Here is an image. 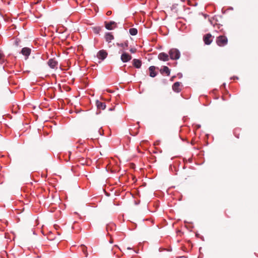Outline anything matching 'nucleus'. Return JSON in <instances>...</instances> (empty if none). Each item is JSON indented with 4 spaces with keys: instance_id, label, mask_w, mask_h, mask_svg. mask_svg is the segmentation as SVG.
<instances>
[{
    "instance_id": "nucleus-1",
    "label": "nucleus",
    "mask_w": 258,
    "mask_h": 258,
    "mask_svg": "<svg viewBox=\"0 0 258 258\" xmlns=\"http://www.w3.org/2000/svg\"><path fill=\"white\" fill-rule=\"evenodd\" d=\"M169 57L171 59L177 60L180 58V52L177 48H171L168 52Z\"/></svg>"
},
{
    "instance_id": "nucleus-2",
    "label": "nucleus",
    "mask_w": 258,
    "mask_h": 258,
    "mask_svg": "<svg viewBox=\"0 0 258 258\" xmlns=\"http://www.w3.org/2000/svg\"><path fill=\"white\" fill-rule=\"evenodd\" d=\"M228 39L225 36H219L217 38L216 43L219 46H224L227 44Z\"/></svg>"
},
{
    "instance_id": "nucleus-3",
    "label": "nucleus",
    "mask_w": 258,
    "mask_h": 258,
    "mask_svg": "<svg viewBox=\"0 0 258 258\" xmlns=\"http://www.w3.org/2000/svg\"><path fill=\"white\" fill-rule=\"evenodd\" d=\"M105 28L108 30H113L117 27V23L113 21L104 22Z\"/></svg>"
},
{
    "instance_id": "nucleus-4",
    "label": "nucleus",
    "mask_w": 258,
    "mask_h": 258,
    "mask_svg": "<svg viewBox=\"0 0 258 258\" xmlns=\"http://www.w3.org/2000/svg\"><path fill=\"white\" fill-rule=\"evenodd\" d=\"M120 59L123 62H127L132 59V56L127 53L123 52L121 55Z\"/></svg>"
},
{
    "instance_id": "nucleus-5",
    "label": "nucleus",
    "mask_w": 258,
    "mask_h": 258,
    "mask_svg": "<svg viewBox=\"0 0 258 258\" xmlns=\"http://www.w3.org/2000/svg\"><path fill=\"white\" fill-rule=\"evenodd\" d=\"M47 64L51 69H55L57 68L58 62L54 58H50L47 61Z\"/></svg>"
},
{
    "instance_id": "nucleus-6",
    "label": "nucleus",
    "mask_w": 258,
    "mask_h": 258,
    "mask_svg": "<svg viewBox=\"0 0 258 258\" xmlns=\"http://www.w3.org/2000/svg\"><path fill=\"white\" fill-rule=\"evenodd\" d=\"M107 52L103 49L99 50L97 54V57L102 60H104L107 57Z\"/></svg>"
},
{
    "instance_id": "nucleus-7",
    "label": "nucleus",
    "mask_w": 258,
    "mask_h": 258,
    "mask_svg": "<svg viewBox=\"0 0 258 258\" xmlns=\"http://www.w3.org/2000/svg\"><path fill=\"white\" fill-rule=\"evenodd\" d=\"M211 37H212V35L210 33L206 34L204 36L203 40H204V43H205V44L210 45L211 43V42L212 41V40L211 39Z\"/></svg>"
},
{
    "instance_id": "nucleus-8",
    "label": "nucleus",
    "mask_w": 258,
    "mask_h": 258,
    "mask_svg": "<svg viewBox=\"0 0 258 258\" xmlns=\"http://www.w3.org/2000/svg\"><path fill=\"white\" fill-rule=\"evenodd\" d=\"M156 69H158V68L157 67H156L153 66H150L149 68V73H150L149 76L151 77L154 78L157 76V73L155 72V70Z\"/></svg>"
},
{
    "instance_id": "nucleus-9",
    "label": "nucleus",
    "mask_w": 258,
    "mask_h": 258,
    "mask_svg": "<svg viewBox=\"0 0 258 258\" xmlns=\"http://www.w3.org/2000/svg\"><path fill=\"white\" fill-rule=\"evenodd\" d=\"M31 49L28 47H24L21 51V53L26 56V59L28 57L31 53Z\"/></svg>"
},
{
    "instance_id": "nucleus-10",
    "label": "nucleus",
    "mask_w": 258,
    "mask_h": 258,
    "mask_svg": "<svg viewBox=\"0 0 258 258\" xmlns=\"http://www.w3.org/2000/svg\"><path fill=\"white\" fill-rule=\"evenodd\" d=\"M169 55L165 52H161L159 54L158 57L160 60L164 61L169 60Z\"/></svg>"
},
{
    "instance_id": "nucleus-11",
    "label": "nucleus",
    "mask_w": 258,
    "mask_h": 258,
    "mask_svg": "<svg viewBox=\"0 0 258 258\" xmlns=\"http://www.w3.org/2000/svg\"><path fill=\"white\" fill-rule=\"evenodd\" d=\"M96 105L98 109L104 110L106 108L105 103L101 102L98 100L96 101Z\"/></svg>"
},
{
    "instance_id": "nucleus-12",
    "label": "nucleus",
    "mask_w": 258,
    "mask_h": 258,
    "mask_svg": "<svg viewBox=\"0 0 258 258\" xmlns=\"http://www.w3.org/2000/svg\"><path fill=\"white\" fill-rule=\"evenodd\" d=\"M133 64L137 69H139L142 66V61L139 59H134L133 60Z\"/></svg>"
},
{
    "instance_id": "nucleus-13",
    "label": "nucleus",
    "mask_w": 258,
    "mask_h": 258,
    "mask_svg": "<svg viewBox=\"0 0 258 258\" xmlns=\"http://www.w3.org/2000/svg\"><path fill=\"white\" fill-rule=\"evenodd\" d=\"M180 83L179 82H175L172 85V89L173 90L176 92L179 93L180 92V89L179 88Z\"/></svg>"
},
{
    "instance_id": "nucleus-14",
    "label": "nucleus",
    "mask_w": 258,
    "mask_h": 258,
    "mask_svg": "<svg viewBox=\"0 0 258 258\" xmlns=\"http://www.w3.org/2000/svg\"><path fill=\"white\" fill-rule=\"evenodd\" d=\"M105 38L107 42L110 43L111 40L114 39V36L110 32H106L105 35Z\"/></svg>"
},
{
    "instance_id": "nucleus-15",
    "label": "nucleus",
    "mask_w": 258,
    "mask_h": 258,
    "mask_svg": "<svg viewBox=\"0 0 258 258\" xmlns=\"http://www.w3.org/2000/svg\"><path fill=\"white\" fill-rule=\"evenodd\" d=\"M160 72L162 74L165 73L167 76H169L170 74V70L167 66H163V67L160 69Z\"/></svg>"
},
{
    "instance_id": "nucleus-16",
    "label": "nucleus",
    "mask_w": 258,
    "mask_h": 258,
    "mask_svg": "<svg viewBox=\"0 0 258 258\" xmlns=\"http://www.w3.org/2000/svg\"><path fill=\"white\" fill-rule=\"evenodd\" d=\"M103 27L100 26L92 27L93 32L96 34H99L100 32L101 31Z\"/></svg>"
},
{
    "instance_id": "nucleus-17",
    "label": "nucleus",
    "mask_w": 258,
    "mask_h": 258,
    "mask_svg": "<svg viewBox=\"0 0 258 258\" xmlns=\"http://www.w3.org/2000/svg\"><path fill=\"white\" fill-rule=\"evenodd\" d=\"M116 45H117V46H118L119 47H121L123 48H125L127 47L128 46V41H126L124 43H117Z\"/></svg>"
},
{
    "instance_id": "nucleus-18",
    "label": "nucleus",
    "mask_w": 258,
    "mask_h": 258,
    "mask_svg": "<svg viewBox=\"0 0 258 258\" xmlns=\"http://www.w3.org/2000/svg\"><path fill=\"white\" fill-rule=\"evenodd\" d=\"M129 33L132 36L136 35L138 33V30L135 28H132L129 29Z\"/></svg>"
},
{
    "instance_id": "nucleus-19",
    "label": "nucleus",
    "mask_w": 258,
    "mask_h": 258,
    "mask_svg": "<svg viewBox=\"0 0 258 258\" xmlns=\"http://www.w3.org/2000/svg\"><path fill=\"white\" fill-rule=\"evenodd\" d=\"M136 48H131L130 49V51L132 53H135L136 51Z\"/></svg>"
},
{
    "instance_id": "nucleus-20",
    "label": "nucleus",
    "mask_w": 258,
    "mask_h": 258,
    "mask_svg": "<svg viewBox=\"0 0 258 258\" xmlns=\"http://www.w3.org/2000/svg\"><path fill=\"white\" fill-rule=\"evenodd\" d=\"M85 247L84 246H83V251L84 253L86 254V256H87L88 253H87L86 250H85Z\"/></svg>"
},
{
    "instance_id": "nucleus-21",
    "label": "nucleus",
    "mask_w": 258,
    "mask_h": 258,
    "mask_svg": "<svg viewBox=\"0 0 258 258\" xmlns=\"http://www.w3.org/2000/svg\"><path fill=\"white\" fill-rule=\"evenodd\" d=\"M221 26H222V25H220V24H218V28L219 29H220V31L222 32V31H223V29H221V28H220Z\"/></svg>"
},
{
    "instance_id": "nucleus-22",
    "label": "nucleus",
    "mask_w": 258,
    "mask_h": 258,
    "mask_svg": "<svg viewBox=\"0 0 258 258\" xmlns=\"http://www.w3.org/2000/svg\"><path fill=\"white\" fill-rule=\"evenodd\" d=\"M177 76L179 78H181L182 77V75L181 73H179L177 74Z\"/></svg>"
},
{
    "instance_id": "nucleus-23",
    "label": "nucleus",
    "mask_w": 258,
    "mask_h": 258,
    "mask_svg": "<svg viewBox=\"0 0 258 258\" xmlns=\"http://www.w3.org/2000/svg\"><path fill=\"white\" fill-rule=\"evenodd\" d=\"M221 87H224V88H225L226 87V83H224L221 86Z\"/></svg>"
},
{
    "instance_id": "nucleus-24",
    "label": "nucleus",
    "mask_w": 258,
    "mask_h": 258,
    "mask_svg": "<svg viewBox=\"0 0 258 258\" xmlns=\"http://www.w3.org/2000/svg\"><path fill=\"white\" fill-rule=\"evenodd\" d=\"M201 126L200 124H196L197 129L200 128L201 127Z\"/></svg>"
},
{
    "instance_id": "nucleus-25",
    "label": "nucleus",
    "mask_w": 258,
    "mask_h": 258,
    "mask_svg": "<svg viewBox=\"0 0 258 258\" xmlns=\"http://www.w3.org/2000/svg\"><path fill=\"white\" fill-rule=\"evenodd\" d=\"M200 238L201 239V240L202 241H204L205 240L204 237L203 236H201Z\"/></svg>"
},
{
    "instance_id": "nucleus-26",
    "label": "nucleus",
    "mask_w": 258,
    "mask_h": 258,
    "mask_svg": "<svg viewBox=\"0 0 258 258\" xmlns=\"http://www.w3.org/2000/svg\"><path fill=\"white\" fill-rule=\"evenodd\" d=\"M111 11H108L107 12V15H111Z\"/></svg>"
},
{
    "instance_id": "nucleus-27",
    "label": "nucleus",
    "mask_w": 258,
    "mask_h": 258,
    "mask_svg": "<svg viewBox=\"0 0 258 258\" xmlns=\"http://www.w3.org/2000/svg\"><path fill=\"white\" fill-rule=\"evenodd\" d=\"M231 79H238V78L236 76H234L233 78H230Z\"/></svg>"
},
{
    "instance_id": "nucleus-28",
    "label": "nucleus",
    "mask_w": 258,
    "mask_h": 258,
    "mask_svg": "<svg viewBox=\"0 0 258 258\" xmlns=\"http://www.w3.org/2000/svg\"><path fill=\"white\" fill-rule=\"evenodd\" d=\"M196 235V236H197V237H199V238H200V236H201V235H200V234H199V233H197Z\"/></svg>"
},
{
    "instance_id": "nucleus-29",
    "label": "nucleus",
    "mask_w": 258,
    "mask_h": 258,
    "mask_svg": "<svg viewBox=\"0 0 258 258\" xmlns=\"http://www.w3.org/2000/svg\"><path fill=\"white\" fill-rule=\"evenodd\" d=\"M98 133H99V135L100 136H102L103 135L102 133L100 130L98 131Z\"/></svg>"
},
{
    "instance_id": "nucleus-30",
    "label": "nucleus",
    "mask_w": 258,
    "mask_h": 258,
    "mask_svg": "<svg viewBox=\"0 0 258 258\" xmlns=\"http://www.w3.org/2000/svg\"><path fill=\"white\" fill-rule=\"evenodd\" d=\"M78 142L81 144H83V142L82 140H79Z\"/></svg>"
},
{
    "instance_id": "nucleus-31",
    "label": "nucleus",
    "mask_w": 258,
    "mask_h": 258,
    "mask_svg": "<svg viewBox=\"0 0 258 258\" xmlns=\"http://www.w3.org/2000/svg\"><path fill=\"white\" fill-rule=\"evenodd\" d=\"M175 77V76L172 77L171 78V80L172 81H173V79H174V78Z\"/></svg>"
},
{
    "instance_id": "nucleus-32",
    "label": "nucleus",
    "mask_w": 258,
    "mask_h": 258,
    "mask_svg": "<svg viewBox=\"0 0 258 258\" xmlns=\"http://www.w3.org/2000/svg\"><path fill=\"white\" fill-rule=\"evenodd\" d=\"M204 16H205V18H206L207 17H208V16L207 15H204Z\"/></svg>"
},
{
    "instance_id": "nucleus-33",
    "label": "nucleus",
    "mask_w": 258,
    "mask_h": 258,
    "mask_svg": "<svg viewBox=\"0 0 258 258\" xmlns=\"http://www.w3.org/2000/svg\"><path fill=\"white\" fill-rule=\"evenodd\" d=\"M127 249H131V247H128L127 248Z\"/></svg>"
},
{
    "instance_id": "nucleus-34",
    "label": "nucleus",
    "mask_w": 258,
    "mask_h": 258,
    "mask_svg": "<svg viewBox=\"0 0 258 258\" xmlns=\"http://www.w3.org/2000/svg\"><path fill=\"white\" fill-rule=\"evenodd\" d=\"M230 10H233V8L231 7V8H230Z\"/></svg>"
},
{
    "instance_id": "nucleus-35",
    "label": "nucleus",
    "mask_w": 258,
    "mask_h": 258,
    "mask_svg": "<svg viewBox=\"0 0 258 258\" xmlns=\"http://www.w3.org/2000/svg\"><path fill=\"white\" fill-rule=\"evenodd\" d=\"M108 226H107V227H106L107 230H108Z\"/></svg>"
},
{
    "instance_id": "nucleus-36",
    "label": "nucleus",
    "mask_w": 258,
    "mask_h": 258,
    "mask_svg": "<svg viewBox=\"0 0 258 258\" xmlns=\"http://www.w3.org/2000/svg\"><path fill=\"white\" fill-rule=\"evenodd\" d=\"M33 234H36V233H35V231H33Z\"/></svg>"
},
{
    "instance_id": "nucleus-37",
    "label": "nucleus",
    "mask_w": 258,
    "mask_h": 258,
    "mask_svg": "<svg viewBox=\"0 0 258 258\" xmlns=\"http://www.w3.org/2000/svg\"><path fill=\"white\" fill-rule=\"evenodd\" d=\"M135 252L136 253H138V251H135Z\"/></svg>"
},
{
    "instance_id": "nucleus-38",
    "label": "nucleus",
    "mask_w": 258,
    "mask_h": 258,
    "mask_svg": "<svg viewBox=\"0 0 258 258\" xmlns=\"http://www.w3.org/2000/svg\"><path fill=\"white\" fill-rule=\"evenodd\" d=\"M109 110H112V109L111 108H109Z\"/></svg>"
}]
</instances>
